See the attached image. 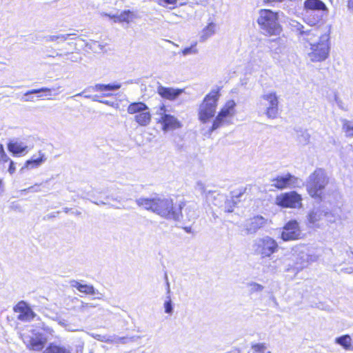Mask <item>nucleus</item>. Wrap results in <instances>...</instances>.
<instances>
[{
    "label": "nucleus",
    "mask_w": 353,
    "mask_h": 353,
    "mask_svg": "<svg viewBox=\"0 0 353 353\" xmlns=\"http://www.w3.org/2000/svg\"><path fill=\"white\" fill-rule=\"evenodd\" d=\"M331 26H320L311 40H305L310 45L307 54L312 62H321L329 56L330 50Z\"/></svg>",
    "instance_id": "2"
},
{
    "label": "nucleus",
    "mask_w": 353,
    "mask_h": 353,
    "mask_svg": "<svg viewBox=\"0 0 353 353\" xmlns=\"http://www.w3.org/2000/svg\"><path fill=\"white\" fill-rule=\"evenodd\" d=\"M305 11L324 10L327 11L325 4L321 0H306L304 2Z\"/></svg>",
    "instance_id": "24"
},
{
    "label": "nucleus",
    "mask_w": 353,
    "mask_h": 353,
    "mask_svg": "<svg viewBox=\"0 0 353 353\" xmlns=\"http://www.w3.org/2000/svg\"><path fill=\"white\" fill-rule=\"evenodd\" d=\"M90 307H92V306L90 305L88 303H85L82 302L81 305L79 310L81 312H84V311H85Z\"/></svg>",
    "instance_id": "52"
},
{
    "label": "nucleus",
    "mask_w": 353,
    "mask_h": 353,
    "mask_svg": "<svg viewBox=\"0 0 353 353\" xmlns=\"http://www.w3.org/2000/svg\"><path fill=\"white\" fill-rule=\"evenodd\" d=\"M28 146L21 141H12L8 144V150L14 155L27 152Z\"/></svg>",
    "instance_id": "26"
},
{
    "label": "nucleus",
    "mask_w": 353,
    "mask_h": 353,
    "mask_svg": "<svg viewBox=\"0 0 353 353\" xmlns=\"http://www.w3.org/2000/svg\"><path fill=\"white\" fill-rule=\"evenodd\" d=\"M8 161H10L8 172L10 174H12L16 170L14 163L12 160H9Z\"/></svg>",
    "instance_id": "51"
},
{
    "label": "nucleus",
    "mask_w": 353,
    "mask_h": 353,
    "mask_svg": "<svg viewBox=\"0 0 353 353\" xmlns=\"http://www.w3.org/2000/svg\"><path fill=\"white\" fill-rule=\"evenodd\" d=\"M9 160H10V158L5 152L3 145L1 143H0V163H6V162H8Z\"/></svg>",
    "instance_id": "44"
},
{
    "label": "nucleus",
    "mask_w": 353,
    "mask_h": 353,
    "mask_svg": "<svg viewBox=\"0 0 353 353\" xmlns=\"http://www.w3.org/2000/svg\"><path fill=\"white\" fill-rule=\"evenodd\" d=\"M127 111L130 114H135L134 120L141 126H148L152 119V115L148 105L143 102L130 103Z\"/></svg>",
    "instance_id": "9"
},
{
    "label": "nucleus",
    "mask_w": 353,
    "mask_h": 353,
    "mask_svg": "<svg viewBox=\"0 0 353 353\" xmlns=\"http://www.w3.org/2000/svg\"><path fill=\"white\" fill-rule=\"evenodd\" d=\"M268 220L262 216H256L250 219L245 225L247 234H254L266 225Z\"/></svg>",
    "instance_id": "21"
},
{
    "label": "nucleus",
    "mask_w": 353,
    "mask_h": 353,
    "mask_svg": "<svg viewBox=\"0 0 353 353\" xmlns=\"http://www.w3.org/2000/svg\"><path fill=\"white\" fill-rule=\"evenodd\" d=\"M182 92L183 90L181 89L167 88L163 85H159L157 88V93L161 97L170 101L176 99Z\"/></svg>",
    "instance_id": "22"
},
{
    "label": "nucleus",
    "mask_w": 353,
    "mask_h": 353,
    "mask_svg": "<svg viewBox=\"0 0 353 353\" xmlns=\"http://www.w3.org/2000/svg\"><path fill=\"white\" fill-rule=\"evenodd\" d=\"M296 140L302 145L309 143L310 134L306 130H296Z\"/></svg>",
    "instance_id": "30"
},
{
    "label": "nucleus",
    "mask_w": 353,
    "mask_h": 353,
    "mask_svg": "<svg viewBox=\"0 0 353 353\" xmlns=\"http://www.w3.org/2000/svg\"><path fill=\"white\" fill-rule=\"evenodd\" d=\"M61 87L60 86H57V87H54L52 88H40V89H34V90H30V91H28L25 95H28V94H37V93H39V92H47L48 94H46V96L48 97V96H51V91L52 90H58Z\"/></svg>",
    "instance_id": "34"
},
{
    "label": "nucleus",
    "mask_w": 353,
    "mask_h": 353,
    "mask_svg": "<svg viewBox=\"0 0 353 353\" xmlns=\"http://www.w3.org/2000/svg\"><path fill=\"white\" fill-rule=\"evenodd\" d=\"M85 92V90H84L81 93H79V94H76L75 96H81Z\"/></svg>",
    "instance_id": "62"
},
{
    "label": "nucleus",
    "mask_w": 353,
    "mask_h": 353,
    "mask_svg": "<svg viewBox=\"0 0 353 353\" xmlns=\"http://www.w3.org/2000/svg\"><path fill=\"white\" fill-rule=\"evenodd\" d=\"M85 98H88V99H91L93 101H98L99 102V99H98V96L97 95H94V96H91V95H85L84 96Z\"/></svg>",
    "instance_id": "53"
},
{
    "label": "nucleus",
    "mask_w": 353,
    "mask_h": 353,
    "mask_svg": "<svg viewBox=\"0 0 353 353\" xmlns=\"http://www.w3.org/2000/svg\"><path fill=\"white\" fill-rule=\"evenodd\" d=\"M328 183L326 172L321 168H318L312 173L307 181V190L312 197H320L323 190Z\"/></svg>",
    "instance_id": "5"
},
{
    "label": "nucleus",
    "mask_w": 353,
    "mask_h": 353,
    "mask_svg": "<svg viewBox=\"0 0 353 353\" xmlns=\"http://www.w3.org/2000/svg\"><path fill=\"white\" fill-rule=\"evenodd\" d=\"M225 211L228 212H231L233 211V210L231 208H226V207H225Z\"/></svg>",
    "instance_id": "58"
},
{
    "label": "nucleus",
    "mask_w": 353,
    "mask_h": 353,
    "mask_svg": "<svg viewBox=\"0 0 353 353\" xmlns=\"http://www.w3.org/2000/svg\"><path fill=\"white\" fill-rule=\"evenodd\" d=\"M110 95H111V94H109L108 92H106V94H103V96H105V97H109V96H110Z\"/></svg>",
    "instance_id": "64"
},
{
    "label": "nucleus",
    "mask_w": 353,
    "mask_h": 353,
    "mask_svg": "<svg viewBox=\"0 0 353 353\" xmlns=\"http://www.w3.org/2000/svg\"><path fill=\"white\" fill-rule=\"evenodd\" d=\"M317 259V256L310 253L305 246L300 245L293 249L292 260L294 261V269L297 272L306 268L311 262L316 261Z\"/></svg>",
    "instance_id": "8"
},
{
    "label": "nucleus",
    "mask_w": 353,
    "mask_h": 353,
    "mask_svg": "<svg viewBox=\"0 0 353 353\" xmlns=\"http://www.w3.org/2000/svg\"><path fill=\"white\" fill-rule=\"evenodd\" d=\"M248 287L249 288V291L250 293L260 292L263 290L264 287L257 283L250 282L248 283Z\"/></svg>",
    "instance_id": "37"
},
{
    "label": "nucleus",
    "mask_w": 353,
    "mask_h": 353,
    "mask_svg": "<svg viewBox=\"0 0 353 353\" xmlns=\"http://www.w3.org/2000/svg\"><path fill=\"white\" fill-rule=\"evenodd\" d=\"M220 96L219 88L213 89L205 97L199 105L198 116L202 123H208L214 117Z\"/></svg>",
    "instance_id": "4"
},
{
    "label": "nucleus",
    "mask_w": 353,
    "mask_h": 353,
    "mask_svg": "<svg viewBox=\"0 0 353 353\" xmlns=\"http://www.w3.org/2000/svg\"><path fill=\"white\" fill-rule=\"evenodd\" d=\"M40 185L41 184L36 183L34 185H32L28 188L23 190L22 192H39L41 191V190L39 189Z\"/></svg>",
    "instance_id": "46"
},
{
    "label": "nucleus",
    "mask_w": 353,
    "mask_h": 353,
    "mask_svg": "<svg viewBox=\"0 0 353 353\" xmlns=\"http://www.w3.org/2000/svg\"><path fill=\"white\" fill-rule=\"evenodd\" d=\"M21 339L29 350L34 351L42 350L46 343V339H43L40 335L35 334L31 335L23 334H21Z\"/></svg>",
    "instance_id": "17"
},
{
    "label": "nucleus",
    "mask_w": 353,
    "mask_h": 353,
    "mask_svg": "<svg viewBox=\"0 0 353 353\" xmlns=\"http://www.w3.org/2000/svg\"><path fill=\"white\" fill-rule=\"evenodd\" d=\"M343 129L347 137H353V122L344 121Z\"/></svg>",
    "instance_id": "36"
},
{
    "label": "nucleus",
    "mask_w": 353,
    "mask_h": 353,
    "mask_svg": "<svg viewBox=\"0 0 353 353\" xmlns=\"http://www.w3.org/2000/svg\"><path fill=\"white\" fill-rule=\"evenodd\" d=\"M324 218L328 223H333L336 221L339 215L333 210H330L327 208L324 207Z\"/></svg>",
    "instance_id": "33"
},
{
    "label": "nucleus",
    "mask_w": 353,
    "mask_h": 353,
    "mask_svg": "<svg viewBox=\"0 0 353 353\" xmlns=\"http://www.w3.org/2000/svg\"><path fill=\"white\" fill-rule=\"evenodd\" d=\"M252 249L254 254L261 259L270 258L279 250L278 243L273 238L265 236L253 241Z\"/></svg>",
    "instance_id": "6"
},
{
    "label": "nucleus",
    "mask_w": 353,
    "mask_h": 353,
    "mask_svg": "<svg viewBox=\"0 0 353 353\" xmlns=\"http://www.w3.org/2000/svg\"><path fill=\"white\" fill-rule=\"evenodd\" d=\"M216 24L210 23L205 28H204L200 35V41H205L208 38L212 37L215 33Z\"/></svg>",
    "instance_id": "29"
},
{
    "label": "nucleus",
    "mask_w": 353,
    "mask_h": 353,
    "mask_svg": "<svg viewBox=\"0 0 353 353\" xmlns=\"http://www.w3.org/2000/svg\"><path fill=\"white\" fill-rule=\"evenodd\" d=\"M335 343L341 346L345 350H352V339L349 334H344L336 337L334 340Z\"/></svg>",
    "instance_id": "27"
},
{
    "label": "nucleus",
    "mask_w": 353,
    "mask_h": 353,
    "mask_svg": "<svg viewBox=\"0 0 353 353\" xmlns=\"http://www.w3.org/2000/svg\"><path fill=\"white\" fill-rule=\"evenodd\" d=\"M278 97L275 92H269L260 97L259 106L265 108V114L270 119L276 118L278 113Z\"/></svg>",
    "instance_id": "10"
},
{
    "label": "nucleus",
    "mask_w": 353,
    "mask_h": 353,
    "mask_svg": "<svg viewBox=\"0 0 353 353\" xmlns=\"http://www.w3.org/2000/svg\"><path fill=\"white\" fill-rule=\"evenodd\" d=\"M157 114L159 116V123L162 124L163 131L175 130L181 127L180 121L174 116L167 113V110L164 105L159 108Z\"/></svg>",
    "instance_id": "13"
},
{
    "label": "nucleus",
    "mask_w": 353,
    "mask_h": 353,
    "mask_svg": "<svg viewBox=\"0 0 353 353\" xmlns=\"http://www.w3.org/2000/svg\"><path fill=\"white\" fill-rule=\"evenodd\" d=\"M272 186L275 187L277 189H285L295 187L298 183V179L288 173L284 175L277 176L276 177L272 179Z\"/></svg>",
    "instance_id": "16"
},
{
    "label": "nucleus",
    "mask_w": 353,
    "mask_h": 353,
    "mask_svg": "<svg viewBox=\"0 0 353 353\" xmlns=\"http://www.w3.org/2000/svg\"><path fill=\"white\" fill-rule=\"evenodd\" d=\"M177 0H158L157 3L161 6H165L168 4H175Z\"/></svg>",
    "instance_id": "49"
},
{
    "label": "nucleus",
    "mask_w": 353,
    "mask_h": 353,
    "mask_svg": "<svg viewBox=\"0 0 353 353\" xmlns=\"http://www.w3.org/2000/svg\"><path fill=\"white\" fill-rule=\"evenodd\" d=\"M267 2H279L282 1L283 0H265Z\"/></svg>",
    "instance_id": "57"
},
{
    "label": "nucleus",
    "mask_w": 353,
    "mask_h": 353,
    "mask_svg": "<svg viewBox=\"0 0 353 353\" xmlns=\"http://www.w3.org/2000/svg\"><path fill=\"white\" fill-rule=\"evenodd\" d=\"M46 160L45 154L41 152H39V157L37 158L32 157L31 159L28 160L26 162L25 167L28 169H32L38 168Z\"/></svg>",
    "instance_id": "28"
},
{
    "label": "nucleus",
    "mask_w": 353,
    "mask_h": 353,
    "mask_svg": "<svg viewBox=\"0 0 353 353\" xmlns=\"http://www.w3.org/2000/svg\"><path fill=\"white\" fill-rule=\"evenodd\" d=\"M195 188L196 190L199 192L205 199V194L208 193L209 190H207L205 184L201 181H198L196 184Z\"/></svg>",
    "instance_id": "41"
},
{
    "label": "nucleus",
    "mask_w": 353,
    "mask_h": 353,
    "mask_svg": "<svg viewBox=\"0 0 353 353\" xmlns=\"http://www.w3.org/2000/svg\"><path fill=\"white\" fill-rule=\"evenodd\" d=\"M105 84H96L94 86H92L88 88V90L97 92V91H105Z\"/></svg>",
    "instance_id": "47"
},
{
    "label": "nucleus",
    "mask_w": 353,
    "mask_h": 353,
    "mask_svg": "<svg viewBox=\"0 0 353 353\" xmlns=\"http://www.w3.org/2000/svg\"><path fill=\"white\" fill-rule=\"evenodd\" d=\"M63 211L65 212V213H68L70 211V209L68 208H64Z\"/></svg>",
    "instance_id": "60"
},
{
    "label": "nucleus",
    "mask_w": 353,
    "mask_h": 353,
    "mask_svg": "<svg viewBox=\"0 0 353 353\" xmlns=\"http://www.w3.org/2000/svg\"><path fill=\"white\" fill-rule=\"evenodd\" d=\"M257 23L261 32L266 36H276L280 34L282 31L279 21V12L271 10H260Z\"/></svg>",
    "instance_id": "3"
},
{
    "label": "nucleus",
    "mask_w": 353,
    "mask_h": 353,
    "mask_svg": "<svg viewBox=\"0 0 353 353\" xmlns=\"http://www.w3.org/2000/svg\"><path fill=\"white\" fill-rule=\"evenodd\" d=\"M251 348L255 353H265L267 345L265 343H254L252 345Z\"/></svg>",
    "instance_id": "38"
},
{
    "label": "nucleus",
    "mask_w": 353,
    "mask_h": 353,
    "mask_svg": "<svg viewBox=\"0 0 353 353\" xmlns=\"http://www.w3.org/2000/svg\"><path fill=\"white\" fill-rule=\"evenodd\" d=\"M185 230L187 232H190V230H191V228H188V227H186L184 228Z\"/></svg>",
    "instance_id": "61"
},
{
    "label": "nucleus",
    "mask_w": 353,
    "mask_h": 353,
    "mask_svg": "<svg viewBox=\"0 0 353 353\" xmlns=\"http://www.w3.org/2000/svg\"><path fill=\"white\" fill-rule=\"evenodd\" d=\"M70 285L72 287L77 288L80 292L85 294H100L98 290H96L91 285L81 284L74 280L70 282Z\"/></svg>",
    "instance_id": "25"
},
{
    "label": "nucleus",
    "mask_w": 353,
    "mask_h": 353,
    "mask_svg": "<svg viewBox=\"0 0 353 353\" xmlns=\"http://www.w3.org/2000/svg\"><path fill=\"white\" fill-rule=\"evenodd\" d=\"M136 203L139 207L167 219L180 221L183 216L181 204H179L178 208L174 207L173 200L168 196L155 195L150 198H139Z\"/></svg>",
    "instance_id": "1"
},
{
    "label": "nucleus",
    "mask_w": 353,
    "mask_h": 353,
    "mask_svg": "<svg viewBox=\"0 0 353 353\" xmlns=\"http://www.w3.org/2000/svg\"><path fill=\"white\" fill-rule=\"evenodd\" d=\"M59 324L61 325H62L63 327H64L68 331H72V332H75V331H79L78 329H75V328H72L70 325H69L65 321H59Z\"/></svg>",
    "instance_id": "48"
},
{
    "label": "nucleus",
    "mask_w": 353,
    "mask_h": 353,
    "mask_svg": "<svg viewBox=\"0 0 353 353\" xmlns=\"http://www.w3.org/2000/svg\"><path fill=\"white\" fill-rule=\"evenodd\" d=\"M235 106L236 103L234 100L228 101L214 119L208 132L211 133L221 126L231 124L236 112Z\"/></svg>",
    "instance_id": "7"
},
{
    "label": "nucleus",
    "mask_w": 353,
    "mask_h": 353,
    "mask_svg": "<svg viewBox=\"0 0 353 353\" xmlns=\"http://www.w3.org/2000/svg\"><path fill=\"white\" fill-rule=\"evenodd\" d=\"M196 43H194L191 46L184 48L182 50V54L183 56H186L188 54H197L198 50L196 48Z\"/></svg>",
    "instance_id": "40"
},
{
    "label": "nucleus",
    "mask_w": 353,
    "mask_h": 353,
    "mask_svg": "<svg viewBox=\"0 0 353 353\" xmlns=\"http://www.w3.org/2000/svg\"><path fill=\"white\" fill-rule=\"evenodd\" d=\"M74 34H59V35H51L48 37L47 41H61L63 42L66 41L69 36L74 35Z\"/></svg>",
    "instance_id": "35"
},
{
    "label": "nucleus",
    "mask_w": 353,
    "mask_h": 353,
    "mask_svg": "<svg viewBox=\"0 0 353 353\" xmlns=\"http://www.w3.org/2000/svg\"><path fill=\"white\" fill-rule=\"evenodd\" d=\"M89 335L91 336L92 338L101 341V342H105V343H110V341H112L111 339V336H107V335H101L94 333H89Z\"/></svg>",
    "instance_id": "39"
},
{
    "label": "nucleus",
    "mask_w": 353,
    "mask_h": 353,
    "mask_svg": "<svg viewBox=\"0 0 353 353\" xmlns=\"http://www.w3.org/2000/svg\"><path fill=\"white\" fill-rule=\"evenodd\" d=\"M99 103H104V104L109 105H112V103L107 100L99 101Z\"/></svg>",
    "instance_id": "56"
},
{
    "label": "nucleus",
    "mask_w": 353,
    "mask_h": 353,
    "mask_svg": "<svg viewBox=\"0 0 353 353\" xmlns=\"http://www.w3.org/2000/svg\"><path fill=\"white\" fill-rule=\"evenodd\" d=\"M327 11L312 10L305 11L304 21L313 28H319L320 26H329L323 21V17L326 16Z\"/></svg>",
    "instance_id": "14"
},
{
    "label": "nucleus",
    "mask_w": 353,
    "mask_h": 353,
    "mask_svg": "<svg viewBox=\"0 0 353 353\" xmlns=\"http://www.w3.org/2000/svg\"><path fill=\"white\" fill-rule=\"evenodd\" d=\"M347 7L350 10L353 11V0L348 1Z\"/></svg>",
    "instance_id": "55"
},
{
    "label": "nucleus",
    "mask_w": 353,
    "mask_h": 353,
    "mask_svg": "<svg viewBox=\"0 0 353 353\" xmlns=\"http://www.w3.org/2000/svg\"><path fill=\"white\" fill-rule=\"evenodd\" d=\"M205 201L215 206L221 208L222 203L225 202L226 198L224 194H220L216 191L209 190L205 194Z\"/></svg>",
    "instance_id": "23"
},
{
    "label": "nucleus",
    "mask_w": 353,
    "mask_h": 353,
    "mask_svg": "<svg viewBox=\"0 0 353 353\" xmlns=\"http://www.w3.org/2000/svg\"><path fill=\"white\" fill-rule=\"evenodd\" d=\"M42 329L43 331H45L47 334H49L50 335H52L54 333V330L52 328L49 327L48 325H46V324L43 323L42 325Z\"/></svg>",
    "instance_id": "50"
},
{
    "label": "nucleus",
    "mask_w": 353,
    "mask_h": 353,
    "mask_svg": "<svg viewBox=\"0 0 353 353\" xmlns=\"http://www.w3.org/2000/svg\"><path fill=\"white\" fill-rule=\"evenodd\" d=\"M121 85L118 83L105 84V91L117 90L121 88Z\"/></svg>",
    "instance_id": "45"
},
{
    "label": "nucleus",
    "mask_w": 353,
    "mask_h": 353,
    "mask_svg": "<svg viewBox=\"0 0 353 353\" xmlns=\"http://www.w3.org/2000/svg\"><path fill=\"white\" fill-rule=\"evenodd\" d=\"M302 235L299 222L296 220H290L283 227L281 238L284 241H290L300 239Z\"/></svg>",
    "instance_id": "12"
},
{
    "label": "nucleus",
    "mask_w": 353,
    "mask_h": 353,
    "mask_svg": "<svg viewBox=\"0 0 353 353\" xmlns=\"http://www.w3.org/2000/svg\"><path fill=\"white\" fill-rule=\"evenodd\" d=\"M14 310L18 314L17 319L21 321L29 322L37 316L30 305L23 301H19L14 306Z\"/></svg>",
    "instance_id": "15"
},
{
    "label": "nucleus",
    "mask_w": 353,
    "mask_h": 353,
    "mask_svg": "<svg viewBox=\"0 0 353 353\" xmlns=\"http://www.w3.org/2000/svg\"><path fill=\"white\" fill-rule=\"evenodd\" d=\"M111 339L112 341H110V343H115V344H117V343H126L128 342V337H125V336L120 337V336H111Z\"/></svg>",
    "instance_id": "43"
},
{
    "label": "nucleus",
    "mask_w": 353,
    "mask_h": 353,
    "mask_svg": "<svg viewBox=\"0 0 353 353\" xmlns=\"http://www.w3.org/2000/svg\"><path fill=\"white\" fill-rule=\"evenodd\" d=\"M165 281H166V285H167V292L168 293H170V283H169V281H168V276L167 274L165 275Z\"/></svg>",
    "instance_id": "54"
},
{
    "label": "nucleus",
    "mask_w": 353,
    "mask_h": 353,
    "mask_svg": "<svg viewBox=\"0 0 353 353\" xmlns=\"http://www.w3.org/2000/svg\"><path fill=\"white\" fill-rule=\"evenodd\" d=\"M94 203L95 204H97V205H101V204L105 205V204H106V203L103 202V201H99V202H94Z\"/></svg>",
    "instance_id": "59"
},
{
    "label": "nucleus",
    "mask_w": 353,
    "mask_h": 353,
    "mask_svg": "<svg viewBox=\"0 0 353 353\" xmlns=\"http://www.w3.org/2000/svg\"><path fill=\"white\" fill-rule=\"evenodd\" d=\"M110 95H111V94H109L108 92H106V94H103V96H105V97H109V96H110Z\"/></svg>",
    "instance_id": "63"
},
{
    "label": "nucleus",
    "mask_w": 353,
    "mask_h": 353,
    "mask_svg": "<svg viewBox=\"0 0 353 353\" xmlns=\"http://www.w3.org/2000/svg\"><path fill=\"white\" fill-rule=\"evenodd\" d=\"M290 25L292 30L299 32V38L303 41L305 40H311L314 35V33L319 29V28L305 29L303 25L295 20L291 21Z\"/></svg>",
    "instance_id": "19"
},
{
    "label": "nucleus",
    "mask_w": 353,
    "mask_h": 353,
    "mask_svg": "<svg viewBox=\"0 0 353 353\" xmlns=\"http://www.w3.org/2000/svg\"><path fill=\"white\" fill-rule=\"evenodd\" d=\"M324 218V206L314 208L307 216V225L310 228H319L320 221Z\"/></svg>",
    "instance_id": "20"
},
{
    "label": "nucleus",
    "mask_w": 353,
    "mask_h": 353,
    "mask_svg": "<svg viewBox=\"0 0 353 353\" xmlns=\"http://www.w3.org/2000/svg\"><path fill=\"white\" fill-rule=\"evenodd\" d=\"M43 353H71L70 350L61 345L50 343Z\"/></svg>",
    "instance_id": "31"
},
{
    "label": "nucleus",
    "mask_w": 353,
    "mask_h": 353,
    "mask_svg": "<svg viewBox=\"0 0 353 353\" xmlns=\"http://www.w3.org/2000/svg\"><path fill=\"white\" fill-rule=\"evenodd\" d=\"M130 13V10H126L121 13L119 15H110L109 14H104V15L113 19L114 22H128Z\"/></svg>",
    "instance_id": "32"
},
{
    "label": "nucleus",
    "mask_w": 353,
    "mask_h": 353,
    "mask_svg": "<svg viewBox=\"0 0 353 353\" xmlns=\"http://www.w3.org/2000/svg\"><path fill=\"white\" fill-rule=\"evenodd\" d=\"M179 204H181V213L183 214L181 219L183 216H185L188 221H192L196 220L199 217V214L197 203L192 201H181Z\"/></svg>",
    "instance_id": "18"
},
{
    "label": "nucleus",
    "mask_w": 353,
    "mask_h": 353,
    "mask_svg": "<svg viewBox=\"0 0 353 353\" xmlns=\"http://www.w3.org/2000/svg\"><path fill=\"white\" fill-rule=\"evenodd\" d=\"M301 201V196L294 191L281 193L275 199V203L285 208H300L302 206Z\"/></svg>",
    "instance_id": "11"
},
{
    "label": "nucleus",
    "mask_w": 353,
    "mask_h": 353,
    "mask_svg": "<svg viewBox=\"0 0 353 353\" xmlns=\"http://www.w3.org/2000/svg\"><path fill=\"white\" fill-rule=\"evenodd\" d=\"M165 312L166 314H172L173 312V307L172 300L170 296L167 297V300L164 302L163 304Z\"/></svg>",
    "instance_id": "42"
}]
</instances>
